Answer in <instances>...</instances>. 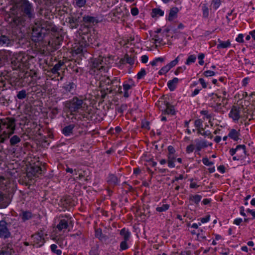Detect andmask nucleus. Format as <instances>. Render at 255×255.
<instances>
[{
	"label": "nucleus",
	"mask_w": 255,
	"mask_h": 255,
	"mask_svg": "<svg viewBox=\"0 0 255 255\" xmlns=\"http://www.w3.org/2000/svg\"><path fill=\"white\" fill-rule=\"evenodd\" d=\"M56 31V27L47 21L35 20L33 24V43H34L36 50H41L48 44L50 45L51 42L46 40L45 37L50 31Z\"/></svg>",
	"instance_id": "nucleus-1"
},
{
	"label": "nucleus",
	"mask_w": 255,
	"mask_h": 255,
	"mask_svg": "<svg viewBox=\"0 0 255 255\" xmlns=\"http://www.w3.org/2000/svg\"><path fill=\"white\" fill-rule=\"evenodd\" d=\"M89 72L91 75L96 76V78L100 80L101 87L111 84V80L109 77L103 75L108 71V66L106 64V58L101 55L94 58L90 65Z\"/></svg>",
	"instance_id": "nucleus-2"
},
{
	"label": "nucleus",
	"mask_w": 255,
	"mask_h": 255,
	"mask_svg": "<svg viewBox=\"0 0 255 255\" xmlns=\"http://www.w3.org/2000/svg\"><path fill=\"white\" fill-rule=\"evenodd\" d=\"M15 128V121L13 118H6L0 120V143L8 140Z\"/></svg>",
	"instance_id": "nucleus-3"
},
{
	"label": "nucleus",
	"mask_w": 255,
	"mask_h": 255,
	"mask_svg": "<svg viewBox=\"0 0 255 255\" xmlns=\"http://www.w3.org/2000/svg\"><path fill=\"white\" fill-rule=\"evenodd\" d=\"M33 141L37 146L46 147L49 145V142L46 139V136L44 133H46L44 128L39 124L33 121Z\"/></svg>",
	"instance_id": "nucleus-4"
},
{
	"label": "nucleus",
	"mask_w": 255,
	"mask_h": 255,
	"mask_svg": "<svg viewBox=\"0 0 255 255\" xmlns=\"http://www.w3.org/2000/svg\"><path fill=\"white\" fill-rule=\"evenodd\" d=\"M91 27L85 24L81 25L80 28L78 30V33L81 37V40L84 41L85 45H89L92 44L96 47H99L101 44L98 41L97 38H95V35H92L91 34L92 29Z\"/></svg>",
	"instance_id": "nucleus-5"
},
{
	"label": "nucleus",
	"mask_w": 255,
	"mask_h": 255,
	"mask_svg": "<svg viewBox=\"0 0 255 255\" xmlns=\"http://www.w3.org/2000/svg\"><path fill=\"white\" fill-rule=\"evenodd\" d=\"M83 101L76 97H74L72 99L67 101L65 103V107L68 109L69 112L72 115H76L78 116L77 113H78L79 110L83 107ZM80 116L77 118L78 119H82L87 118L88 115L86 114H79Z\"/></svg>",
	"instance_id": "nucleus-6"
},
{
	"label": "nucleus",
	"mask_w": 255,
	"mask_h": 255,
	"mask_svg": "<svg viewBox=\"0 0 255 255\" xmlns=\"http://www.w3.org/2000/svg\"><path fill=\"white\" fill-rule=\"evenodd\" d=\"M33 95H35L37 98H40L45 92V89L42 87L44 85V81L41 79L39 73L37 71L33 72Z\"/></svg>",
	"instance_id": "nucleus-7"
},
{
	"label": "nucleus",
	"mask_w": 255,
	"mask_h": 255,
	"mask_svg": "<svg viewBox=\"0 0 255 255\" xmlns=\"http://www.w3.org/2000/svg\"><path fill=\"white\" fill-rule=\"evenodd\" d=\"M33 180L34 178L40 177L43 175L46 168L44 163L37 160L35 157H33Z\"/></svg>",
	"instance_id": "nucleus-8"
},
{
	"label": "nucleus",
	"mask_w": 255,
	"mask_h": 255,
	"mask_svg": "<svg viewBox=\"0 0 255 255\" xmlns=\"http://www.w3.org/2000/svg\"><path fill=\"white\" fill-rule=\"evenodd\" d=\"M29 59V57L26 58L24 57L18 56L17 57H13L12 59L11 64L14 66L13 68L16 69L17 68H21L24 67L27 69L30 68V64L29 61L27 63L26 61Z\"/></svg>",
	"instance_id": "nucleus-9"
},
{
	"label": "nucleus",
	"mask_w": 255,
	"mask_h": 255,
	"mask_svg": "<svg viewBox=\"0 0 255 255\" xmlns=\"http://www.w3.org/2000/svg\"><path fill=\"white\" fill-rule=\"evenodd\" d=\"M72 218L69 215H65V216H60L58 220V224L56 226V229L58 231H61L63 230L67 229L69 226V224H72Z\"/></svg>",
	"instance_id": "nucleus-10"
},
{
	"label": "nucleus",
	"mask_w": 255,
	"mask_h": 255,
	"mask_svg": "<svg viewBox=\"0 0 255 255\" xmlns=\"http://www.w3.org/2000/svg\"><path fill=\"white\" fill-rule=\"evenodd\" d=\"M65 21L71 29L77 28L81 21V16L74 13L66 18Z\"/></svg>",
	"instance_id": "nucleus-11"
},
{
	"label": "nucleus",
	"mask_w": 255,
	"mask_h": 255,
	"mask_svg": "<svg viewBox=\"0 0 255 255\" xmlns=\"http://www.w3.org/2000/svg\"><path fill=\"white\" fill-rule=\"evenodd\" d=\"M8 180L0 175V203L2 204L4 207H6L8 204L7 199L2 193L1 190H4L7 188V184Z\"/></svg>",
	"instance_id": "nucleus-12"
},
{
	"label": "nucleus",
	"mask_w": 255,
	"mask_h": 255,
	"mask_svg": "<svg viewBox=\"0 0 255 255\" xmlns=\"http://www.w3.org/2000/svg\"><path fill=\"white\" fill-rule=\"evenodd\" d=\"M43 230H40L33 235V247L39 248L45 243Z\"/></svg>",
	"instance_id": "nucleus-13"
},
{
	"label": "nucleus",
	"mask_w": 255,
	"mask_h": 255,
	"mask_svg": "<svg viewBox=\"0 0 255 255\" xmlns=\"http://www.w3.org/2000/svg\"><path fill=\"white\" fill-rule=\"evenodd\" d=\"M56 0H34L35 2H38L39 5V9L38 14L39 15L44 16V10L46 9L45 6H50L56 2Z\"/></svg>",
	"instance_id": "nucleus-14"
},
{
	"label": "nucleus",
	"mask_w": 255,
	"mask_h": 255,
	"mask_svg": "<svg viewBox=\"0 0 255 255\" xmlns=\"http://www.w3.org/2000/svg\"><path fill=\"white\" fill-rule=\"evenodd\" d=\"M81 21L83 22L84 24L92 27L93 25L99 23L100 21V20L97 15L92 16L90 15H84L82 17Z\"/></svg>",
	"instance_id": "nucleus-15"
},
{
	"label": "nucleus",
	"mask_w": 255,
	"mask_h": 255,
	"mask_svg": "<svg viewBox=\"0 0 255 255\" xmlns=\"http://www.w3.org/2000/svg\"><path fill=\"white\" fill-rule=\"evenodd\" d=\"M20 6L24 14L30 18L32 14L31 13V6L29 2L27 0H21L20 2Z\"/></svg>",
	"instance_id": "nucleus-16"
},
{
	"label": "nucleus",
	"mask_w": 255,
	"mask_h": 255,
	"mask_svg": "<svg viewBox=\"0 0 255 255\" xmlns=\"http://www.w3.org/2000/svg\"><path fill=\"white\" fill-rule=\"evenodd\" d=\"M246 146L244 144L238 145L235 148H231L230 149L229 152L232 156H234L235 154H237L238 153H243V158H245L247 154Z\"/></svg>",
	"instance_id": "nucleus-17"
},
{
	"label": "nucleus",
	"mask_w": 255,
	"mask_h": 255,
	"mask_svg": "<svg viewBox=\"0 0 255 255\" xmlns=\"http://www.w3.org/2000/svg\"><path fill=\"white\" fill-rule=\"evenodd\" d=\"M241 108L236 106H233L229 114L230 118H232L235 122H238L240 118Z\"/></svg>",
	"instance_id": "nucleus-18"
},
{
	"label": "nucleus",
	"mask_w": 255,
	"mask_h": 255,
	"mask_svg": "<svg viewBox=\"0 0 255 255\" xmlns=\"http://www.w3.org/2000/svg\"><path fill=\"white\" fill-rule=\"evenodd\" d=\"M7 224L5 221L3 220L0 221V237L6 239L10 236V233L7 228Z\"/></svg>",
	"instance_id": "nucleus-19"
},
{
	"label": "nucleus",
	"mask_w": 255,
	"mask_h": 255,
	"mask_svg": "<svg viewBox=\"0 0 255 255\" xmlns=\"http://www.w3.org/2000/svg\"><path fill=\"white\" fill-rule=\"evenodd\" d=\"M76 88V85L74 82L67 81L63 84L62 87V90L65 93H73L75 91Z\"/></svg>",
	"instance_id": "nucleus-20"
},
{
	"label": "nucleus",
	"mask_w": 255,
	"mask_h": 255,
	"mask_svg": "<svg viewBox=\"0 0 255 255\" xmlns=\"http://www.w3.org/2000/svg\"><path fill=\"white\" fill-rule=\"evenodd\" d=\"M107 182L111 186H116L119 184L120 179L114 174L110 173L107 177Z\"/></svg>",
	"instance_id": "nucleus-21"
},
{
	"label": "nucleus",
	"mask_w": 255,
	"mask_h": 255,
	"mask_svg": "<svg viewBox=\"0 0 255 255\" xmlns=\"http://www.w3.org/2000/svg\"><path fill=\"white\" fill-rule=\"evenodd\" d=\"M88 45H85L84 41L81 40L79 45L74 47V51L76 54H83L87 51L86 47Z\"/></svg>",
	"instance_id": "nucleus-22"
},
{
	"label": "nucleus",
	"mask_w": 255,
	"mask_h": 255,
	"mask_svg": "<svg viewBox=\"0 0 255 255\" xmlns=\"http://www.w3.org/2000/svg\"><path fill=\"white\" fill-rule=\"evenodd\" d=\"M196 150L199 151L202 148L208 147L207 141L204 140H201L198 138L195 139Z\"/></svg>",
	"instance_id": "nucleus-23"
},
{
	"label": "nucleus",
	"mask_w": 255,
	"mask_h": 255,
	"mask_svg": "<svg viewBox=\"0 0 255 255\" xmlns=\"http://www.w3.org/2000/svg\"><path fill=\"white\" fill-rule=\"evenodd\" d=\"M19 218L23 222L31 219L32 218V212L30 211L21 210L19 213Z\"/></svg>",
	"instance_id": "nucleus-24"
},
{
	"label": "nucleus",
	"mask_w": 255,
	"mask_h": 255,
	"mask_svg": "<svg viewBox=\"0 0 255 255\" xmlns=\"http://www.w3.org/2000/svg\"><path fill=\"white\" fill-rule=\"evenodd\" d=\"M240 135V129L237 130L234 128H232L230 130L228 136L233 139L234 141H238L240 139L239 136Z\"/></svg>",
	"instance_id": "nucleus-25"
},
{
	"label": "nucleus",
	"mask_w": 255,
	"mask_h": 255,
	"mask_svg": "<svg viewBox=\"0 0 255 255\" xmlns=\"http://www.w3.org/2000/svg\"><path fill=\"white\" fill-rule=\"evenodd\" d=\"M202 196L200 195H190L189 196V200L190 202V204L198 205L199 202L202 199Z\"/></svg>",
	"instance_id": "nucleus-26"
},
{
	"label": "nucleus",
	"mask_w": 255,
	"mask_h": 255,
	"mask_svg": "<svg viewBox=\"0 0 255 255\" xmlns=\"http://www.w3.org/2000/svg\"><path fill=\"white\" fill-rule=\"evenodd\" d=\"M40 104L39 101H33V113H34L35 116L38 115L42 112L41 106Z\"/></svg>",
	"instance_id": "nucleus-27"
},
{
	"label": "nucleus",
	"mask_w": 255,
	"mask_h": 255,
	"mask_svg": "<svg viewBox=\"0 0 255 255\" xmlns=\"http://www.w3.org/2000/svg\"><path fill=\"white\" fill-rule=\"evenodd\" d=\"M56 70L61 72V73L64 75V70L66 68L65 63L63 60H59L53 67Z\"/></svg>",
	"instance_id": "nucleus-28"
},
{
	"label": "nucleus",
	"mask_w": 255,
	"mask_h": 255,
	"mask_svg": "<svg viewBox=\"0 0 255 255\" xmlns=\"http://www.w3.org/2000/svg\"><path fill=\"white\" fill-rule=\"evenodd\" d=\"M167 157V164L169 168H174L175 167V162L176 161L177 154L168 155Z\"/></svg>",
	"instance_id": "nucleus-29"
},
{
	"label": "nucleus",
	"mask_w": 255,
	"mask_h": 255,
	"mask_svg": "<svg viewBox=\"0 0 255 255\" xmlns=\"http://www.w3.org/2000/svg\"><path fill=\"white\" fill-rule=\"evenodd\" d=\"M179 11V9L176 7H173L170 10L169 15L167 19L169 21H172L174 19L176 18L177 16V13Z\"/></svg>",
	"instance_id": "nucleus-30"
},
{
	"label": "nucleus",
	"mask_w": 255,
	"mask_h": 255,
	"mask_svg": "<svg viewBox=\"0 0 255 255\" xmlns=\"http://www.w3.org/2000/svg\"><path fill=\"white\" fill-rule=\"evenodd\" d=\"M179 79L175 77L172 80H169L167 83V86L170 91H173L176 88V85L178 83Z\"/></svg>",
	"instance_id": "nucleus-31"
},
{
	"label": "nucleus",
	"mask_w": 255,
	"mask_h": 255,
	"mask_svg": "<svg viewBox=\"0 0 255 255\" xmlns=\"http://www.w3.org/2000/svg\"><path fill=\"white\" fill-rule=\"evenodd\" d=\"M219 43L217 45V48L218 49L227 48L231 46V42L229 40L227 41H222L220 39H218Z\"/></svg>",
	"instance_id": "nucleus-32"
},
{
	"label": "nucleus",
	"mask_w": 255,
	"mask_h": 255,
	"mask_svg": "<svg viewBox=\"0 0 255 255\" xmlns=\"http://www.w3.org/2000/svg\"><path fill=\"white\" fill-rule=\"evenodd\" d=\"M75 127V126L73 124L69 125L67 126H66L64 127L62 129V133L65 135V136H69L70 135L73 131V130Z\"/></svg>",
	"instance_id": "nucleus-33"
},
{
	"label": "nucleus",
	"mask_w": 255,
	"mask_h": 255,
	"mask_svg": "<svg viewBox=\"0 0 255 255\" xmlns=\"http://www.w3.org/2000/svg\"><path fill=\"white\" fill-rule=\"evenodd\" d=\"M120 234L123 237L124 240H125V241H128L131 235V233L129 230L125 228L121 230Z\"/></svg>",
	"instance_id": "nucleus-34"
},
{
	"label": "nucleus",
	"mask_w": 255,
	"mask_h": 255,
	"mask_svg": "<svg viewBox=\"0 0 255 255\" xmlns=\"http://www.w3.org/2000/svg\"><path fill=\"white\" fill-rule=\"evenodd\" d=\"M122 61L123 62H126L130 65H132L135 62V57L134 56L129 55L128 54H126L124 56Z\"/></svg>",
	"instance_id": "nucleus-35"
},
{
	"label": "nucleus",
	"mask_w": 255,
	"mask_h": 255,
	"mask_svg": "<svg viewBox=\"0 0 255 255\" xmlns=\"http://www.w3.org/2000/svg\"><path fill=\"white\" fill-rule=\"evenodd\" d=\"M164 11L160 8H154L152 9L151 16L153 18L158 17L164 15Z\"/></svg>",
	"instance_id": "nucleus-36"
},
{
	"label": "nucleus",
	"mask_w": 255,
	"mask_h": 255,
	"mask_svg": "<svg viewBox=\"0 0 255 255\" xmlns=\"http://www.w3.org/2000/svg\"><path fill=\"white\" fill-rule=\"evenodd\" d=\"M128 83H124L123 85L124 91H129L135 86L134 82L131 79L128 80Z\"/></svg>",
	"instance_id": "nucleus-37"
},
{
	"label": "nucleus",
	"mask_w": 255,
	"mask_h": 255,
	"mask_svg": "<svg viewBox=\"0 0 255 255\" xmlns=\"http://www.w3.org/2000/svg\"><path fill=\"white\" fill-rule=\"evenodd\" d=\"M203 121L201 119L196 120L194 122V126L197 128V133H201V130L203 128Z\"/></svg>",
	"instance_id": "nucleus-38"
},
{
	"label": "nucleus",
	"mask_w": 255,
	"mask_h": 255,
	"mask_svg": "<svg viewBox=\"0 0 255 255\" xmlns=\"http://www.w3.org/2000/svg\"><path fill=\"white\" fill-rule=\"evenodd\" d=\"M10 43L9 39L5 35L0 36V45L8 46Z\"/></svg>",
	"instance_id": "nucleus-39"
},
{
	"label": "nucleus",
	"mask_w": 255,
	"mask_h": 255,
	"mask_svg": "<svg viewBox=\"0 0 255 255\" xmlns=\"http://www.w3.org/2000/svg\"><path fill=\"white\" fill-rule=\"evenodd\" d=\"M164 105L166 106V109L168 110V112L169 113V114L174 115H175V111L174 106L171 105L170 103L168 102H164Z\"/></svg>",
	"instance_id": "nucleus-40"
},
{
	"label": "nucleus",
	"mask_w": 255,
	"mask_h": 255,
	"mask_svg": "<svg viewBox=\"0 0 255 255\" xmlns=\"http://www.w3.org/2000/svg\"><path fill=\"white\" fill-rule=\"evenodd\" d=\"M12 250L10 247H8L5 248V247H3L0 251V255H11Z\"/></svg>",
	"instance_id": "nucleus-41"
},
{
	"label": "nucleus",
	"mask_w": 255,
	"mask_h": 255,
	"mask_svg": "<svg viewBox=\"0 0 255 255\" xmlns=\"http://www.w3.org/2000/svg\"><path fill=\"white\" fill-rule=\"evenodd\" d=\"M169 208V205L168 204H162L161 206H158L156 208V211L158 212H165L168 210Z\"/></svg>",
	"instance_id": "nucleus-42"
},
{
	"label": "nucleus",
	"mask_w": 255,
	"mask_h": 255,
	"mask_svg": "<svg viewBox=\"0 0 255 255\" xmlns=\"http://www.w3.org/2000/svg\"><path fill=\"white\" fill-rule=\"evenodd\" d=\"M51 72L53 75H55V78H56V77H60V78L58 79V80H62V79L63 78V75H62L61 73V72L56 70L54 67L51 68Z\"/></svg>",
	"instance_id": "nucleus-43"
},
{
	"label": "nucleus",
	"mask_w": 255,
	"mask_h": 255,
	"mask_svg": "<svg viewBox=\"0 0 255 255\" xmlns=\"http://www.w3.org/2000/svg\"><path fill=\"white\" fill-rule=\"evenodd\" d=\"M11 145H15L20 141V138L17 135H13L9 140Z\"/></svg>",
	"instance_id": "nucleus-44"
},
{
	"label": "nucleus",
	"mask_w": 255,
	"mask_h": 255,
	"mask_svg": "<svg viewBox=\"0 0 255 255\" xmlns=\"http://www.w3.org/2000/svg\"><path fill=\"white\" fill-rule=\"evenodd\" d=\"M57 249V246L55 244H52L50 246V249L53 253L56 254L57 255H61L62 254V251Z\"/></svg>",
	"instance_id": "nucleus-45"
},
{
	"label": "nucleus",
	"mask_w": 255,
	"mask_h": 255,
	"mask_svg": "<svg viewBox=\"0 0 255 255\" xmlns=\"http://www.w3.org/2000/svg\"><path fill=\"white\" fill-rule=\"evenodd\" d=\"M54 240L56 243L61 248H63L66 245V242L64 239H60L59 238L55 237Z\"/></svg>",
	"instance_id": "nucleus-46"
},
{
	"label": "nucleus",
	"mask_w": 255,
	"mask_h": 255,
	"mask_svg": "<svg viewBox=\"0 0 255 255\" xmlns=\"http://www.w3.org/2000/svg\"><path fill=\"white\" fill-rule=\"evenodd\" d=\"M196 59V56L195 55H190L185 62L186 65H190L191 63H194Z\"/></svg>",
	"instance_id": "nucleus-47"
},
{
	"label": "nucleus",
	"mask_w": 255,
	"mask_h": 255,
	"mask_svg": "<svg viewBox=\"0 0 255 255\" xmlns=\"http://www.w3.org/2000/svg\"><path fill=\"white\" fill-rule=\"evenodd\" d=\"M203 17L207 18L209 15V9L206 4H203L202 6Z\"/></svg>",
	"instance_id": "nucleus-48"
},
{
	"label": "nucleus",
	"mask_w": 255,
	"mask_h": 255,
	"mask_svg": "<svg viewBox=\"0 0 255 255\" xmlns=\"http://www.w3.org/2000/svg\"><path fill=\"white\" fill-rule=\"evenodd\" d=\"M128 241H125V240H123L121 243L120 245V251H123L127 250L129 246L127 243Z\"/></svg>",
	"instance_id": "nucleus-49"
},
{
	"label": "nucleus",
	"mask_w": 255,
	"mask_h": 255,
	"mask_svg": "<svg viewBox=\"0 0 255 255\" xmlns=\"http://www.w3.org/2000/svg\"><path fill=\"white\" fill-rule=\"evenodd\" d=\"M164 61V58L163 57H158L154 59L150 64L152 66H156L158 62H163Z\"/></svg>",
	"instance_id": "nucleus-50"
},
{
	"label": "nucleus",
	"mask_w": 255,
	"mask_h": 255,
	"mask_svg": "<svg viewBox=\"0 0 255 255\" xmlns=\"http://www.w3.org/2000/svg\"><path fill=\"white\" fill-rule=\"evenodd\" d=\"M104 234H103L102 229L98 228L95 230V237L98 238L99 240L102 238Z\"/></svg>",
	"instance_id": "nucleus-51"
},
{
	"label": "nucleus",
	"mask_w": 255,
	"mask_h": 255,
	"mask_svg": "<svg viewBox=\"0 0 255 255\" xmlns=\"http://www.w3.org/2000/svg\"><path fill=\"white\" fill-rule=\"evenodd\" d=\"M199 134H201L204 136H208L209 138H212L213 136L211 132L209 130H204V128H202L201 130V133H197Z\"/></svg>",
	"instance_id": "nucleus-52"
},
{
	"label": "nucleus",
	"mask_w": 255,
	"mask_h": 255,
	"mask_svg": "<svg viewBox=\"0 0 255 255\" xmlns=\"http://www.w3.org/2000/svg\"><path fill=\"white\" fill-rule=\"evenodd\" d=\"M170 70V67L167 64L166 66H163L159 71V75H163L167 73Z\"/></svg>",
	"instance_id": "nucleus-53"
},
{
	"label": "nucleus",
	"mask_w": 255,
	"mask_h": 255,
	"mask_svg": "<svg viewBox=\"0 0 255 255\" xmlns=\"http://www.w3.org/2000/svg\"><path fill=\"white\" fill-rule=\"evenodd\" d=\"M146 74L145 70L144 68H141L136 75L137 79H141L144 78Z\"/></svg>",
	"instance_id": "nucleus-54"
},
{
	"label": "nucleus",
	"mask_w": 255,
	"mask_h": 255,
	"mask_svg": "<svg viewBox=\"0 0 255 255\" xmlns=\"http://www.w3.org/2000/svg\"><path fill=\"white\" fill-rule=\"evenodd\" d=\"M220 4L221 0H213L211 3V5L215 10H216L217 8H218Z\"/></svg>",
	"instance_id": "nucleus-55"
},
{
	"label": "nucleus",
	"mask_w": 255,
	"mask_h": 255,
	"mask_svg": "<svg viewBox=\"0 0 255 255\" xmlns=\"http://www.w3.org/2000/svg\"><path fill=\"white\" fill-rule=\"evenodd\" d=\"M168 153L167 156L168 155H171L177 154L174 147L172 145H169L167 147Z\"/></svg>",
	"instance_id": "nucleus-56"
},
{
	"label": "nucleus",
	"mask_w": 255,
	"mask_h": 255,
	"mask_svg": "<svg viewBox=\"0 0 255 255\" xmlns=\"http://www.w3.org/2000/svg\"><path fill=\"white\" fill-rule=\"evenodd\" d=\"M179 62V56L176 57L174 60L171 61L167 65L171 69L172 67H174Z\"/></svg>",
	"instance_id": "nucleus-57"
},
{
	"label": "nucleus",
	"mask_w": 255,
	"mask_h": 255,
	"mask_svg": "<svg viewBox=\"0 0 255 255\" xmlns=\"http://www.w3.org/2000/svg\"><path fill=\"white\" fill-rule=\"evenodd\" d=\"M216 74V72L211 70H207L204 72L203 75L205 77H212Z\"/></svg>",
	"instance_id": "nucleus-58"
},
{
	"label": "nucleus",
	"mask_w": 255,
	"mask_h": 255,
	"mask_svg": "<svg viewBox=\"0 0 255 255\" xmlns=\"http://www.w3.org/2000/svg\"><path fill=\"white\" fill-rule=\"evenodd\" d=\"M195 146V145L193 144H189V145H188L187 146L186 149V152L187 153H190L192 152L194 150Z\"/></svg>",
	"instance_id": "nucleus-59"
},
{
	"label": "nucleus",
	"mask_w": 255,
	"mask_h": 255,
	"mask_svg": "<svg viewBox=\"0 0 255 255\" xmlns=\"http://www.w3.org/2000/svg\"><path fill=\"white\" fill-rule=\"evenodd\" d=\"M186 69L185 66L178 67L174 72L176 75H178L180 73L183 72Z\"/></svg>",
	"instance_id": "nucleus-60"
},
{
	"label": "nucleus",
	"mask_w": 255,
	"mask_h": 255,
	"mask_svg": "<svg viewBox=\"0 0 255 255\" xmlns=\"http://www.w3.org/2000/svg\"><path fill=\"white\" fill-rule=\"evenodd\" d=\"M90 254L91 255H98V247H94L92 248L90 251Z\"/></svg>",
	"instance_id": "nucleus-61"
},
{
	"label": "nucleus",
	"mask_w": 255,
	"mask_h": 255,
	"mask_svg": "<svg viewBox=\"0 0 255 255\" xmlns=\"http://www.w3.org/2000/svg\"><path fill=\"white\" fill-rule=\"evenodd\" d=\"M26 96V92L25 91L22 90L18 92L17 95V97L19 99H22L25 98Z\"/></svg>",
	"instance_id": "nucleus-62"
},
{
	"label": "nucleus",
	"mask_w": 255,
	"mask_h": 255,
	"mask_svg": "<svg viewBox=\"0 0 255 255\" xmlns=\"http://www.w3.org/2000/svg\"><path fill=\"white\" fill-rule=\"evenodd\" d=\"M76 4L81 7L85 5L86 4V0H75Z\"/></svg>",
	"instance_id": "nucleus-63"
},
{
	"label": "nucleus",
	"mask_w": 255,
	"mask_h": 255,
	"mask_svg": "<svg viewBox=\"0 0 255 255\" xmlns=\"http://www.w3.org/2000/svg\"><path fill=\"white\" fill-rule=\"evenodd\" d=\"M101 242L104 243L106 244H109L111 242H110L109 237L106 236V235H104L102 239L100 240Z\"/></svg>",
	"instance_id": "nucleus-64"
}]
</instances>
